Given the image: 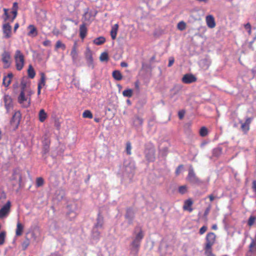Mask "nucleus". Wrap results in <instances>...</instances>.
Segmentation results:
<instances>
[{
  "mask_svg": "<svg viewBox=\"0 0 256 256\" xmlns=\"http://www.w3.org/2000/svg\"><path fill=\"white\" fill-rule=\"evenodd\" d=\"M178 192L182 194H184L186 192V187L184 186H180L178 188Z\"/></svg>",
  "mask_w": 256,
  "mask_h": 256,
  "instance_id": "obj_44",
  "label": "nucleus"
},
{
  "mask_svg": "<svg viewBox=\"0 0 256 256\" xmlns=\"http://www.w3.org/2000/svg\"><path fill=\"white\" fill-rule=\"evenodd\" d=\"M205 20L207 24H208V15L206 16Z\"/></svg>",
  "mask_w": 256,
  "mask_h": 256,
  "instance_id": "obj_62",
  "label": "nucleus"
},
{
  "mask_svg": "<svg viewBox=\"0 0 256 256\" xmlns=\"http://www.w3.org/2000/svg\"><path fill=\"white\" fill-rule=\"evenodd\" d=\"M18 10V3L15 2L13 4L12 10Z\"/></svg>",
  "mask_w": 256,
  "mask_h": 256,
  "instance_id": "obj_55",
  "label": "nucleus"
},
{
  "mask_svg": "<svg viewBox=\"0 0 256 256\" xmlns=\"http://www.w3.org/2000/svg\"><path fill=\"white\" fill-rule=\"evenodd\" d=\"M24 230V226L20 222H18L16 224V236H20L22 234Z\"/></svg>",
  "mask_w": 256,
  "mask_h": 256,
  "instance_id": "obj_19",
  "label": "nucleus"
},
{
  "mask_svg": "<svg viewBox=\"0 0 256 256\" xmlns=\"http://www.w3.org/2000/svg\"><path fill=\"white\" fill-rule=\"evenodd\" d=\"M126 218L127 219H130V220H132L134 218V213L132 212V210L131 208H128L126 209Z\"/></svg>",
  "mask_w": 256,
  "mask_h": 256,
  "instance_id": "obj_29",
  "label": "nucleus"
},
{
  "mask_svg": "<svg viewBox=\"0 0 256 256\" xmlns=\"http://www.w3.org/2000/svg\"><path fill=\"white\" fill-rule=\"evenodd\" d=\"M217 228V226H216V224H214L212 226V228L213 230H216Z\"/></svg>",
  "mask_w": 256,
  "mask_h": 256,
  "instance_id": "obj_63",
  "label": "nucleus"
},
{
  "mask_svg": "<svg viewBox=\"0 0 256 256\" xmlns=\"http://www.w3.org/2000/svg\"><path fill=\"white\" fill-rule=\"evenodd\" d=\"M182 168H183V166L182 164H180V165L178 166L176 168V176H178L180 174V170H181Z\"/></svg>",
  "mask_w": 256,
  "mask_h": 256,
  "instance_id": "obj_47",
  "label": "nucleus"
},
{
  "mask_svg": "<svg viewBox=\"0 0 256 256\" xmlns=\"http://www.w3.org/2000/svg\"><path fill=\"white\" fill-rule=\"evenodd\" d=\"M2 32L4 38H8L12 36V26L9 23H5L2 25Z\"/></svg>",
  "mask_w": 256,
  "mask_h": 256,
  "instance_id": "obj_10",
  "label": "nucleus"
},
{
  "mask_svg": "<svg viewBox=\"0 0 256 256\" xmlns=\"http://www.w3.org/2000/svg\"><path fill=\"white\" fill-rule=\"evenodd\" d=\"M209 198L210 201H213L214 200L218 198V197L214 196L213 195H210L209 196Z\"/></svg>",
  "mask_w": 256,
  "mask_h": 256,
  "instance_id": "obj_58",
  "label": "nucleus"
},
{
  "mask_svg": "<svg viewBox=\"0 0 256 256\" xmlns=\"http://www.w3.org/2000/svg\"><path fill=\"white\" fill-rule=\"evenodd\" d=\"M21 119V114L20 112H16L12 116L10 120L11 125L15 128H18Z\"/></svg>",
  "mask_w": 256,
  "mask_h": 256,
  "instance_id": "obj_7",
  "label": "nucleus"
},
{
  "mask_svg": "<svg viewBox=\"0 0 256 256\" xmlns=\"http://www.w3.org/2000/svg\"><path fill=\"white\" fill-rule=\"evenodd\" d=\"M19 27V24L18 23H16L14 25V32H16V30Z\"/></svg>",
  "mask_w": 256,
  "mask_h": 256,
  "instance_id": "obj_59",
  "label": "nucleus"
},
{
  "mask_svg": "<svg viewBox=\"0 0 256 256\" xmlns=\"http://www.w3.org/2000/svg\"><path fill=\"white\" fill-rule=\"evenodd\" d=\"M14 59L16 64V69L20 71L21 70L24 64V56L22 52L17 50L14 54Z\"/></svg>",
  "mask_w": 256,
  "mask_h": 256,
  "instance_id": "obj_3",
  "label": "nucleus"
},
{
  "mask_svg": "<svg viewBox=\"0 0 256 256\" xmlns=\"http://www.w3.org/2000/svg\"><path fill=\"white\" fill-rule=\"evenodd\" d=\"M185 112L184 110H180L178 112V116L180 120H182L184 116Z\"/></svg>",
  "mask_w": 256,
  "mask_h": 256,
  "instance_id": "obj_46",
  "label": "nucleus"
},
{
  "mask_svg": "<svg viewBox=\"0 0 256 256\" xmlns=\"http://www.w3.org/2000/svg\"><path fill=\"white\" fill-rule=\"evenodd\" d=\"M104 224V218L103 216L101 214L100 212H99L98 214V216L96 218V222L94 224V230L97 228H103Z\"/></svg>",
  "mask_w": 256,
  "mask_h": 256,
  "instance_id": "obj_14",
  "label": "nucleus"
},
{
  "mask_svg": "<svg viewBox=\"0 0 256 256\" xmlns=\"http://www.w3.org/2000/svg\"><path fill=\"white\" fill-rule=\"evenodd\" d=\"M55 48L56 50L62 48L63 50H64L66 49V45L62 43L60 40H58L56 42Z\"/></svg>",
  "mask_w": 256,
  "mask_h": 256,
  "instance_id": "obj_37",
  "label": "nucleus"
},
{
  "mask_svg": "<svg viewBox=\"0 0 256 256\" xmlns=\"http://www.w3.org/2000/svg\"><path fill=\"white\" fill-rule=\"evenodd\" d=\"M112 76L114 79L117 80H120L122 78V74L119 70H114L112 72Z\"/></svg>",
  "mask_w": 256,
  "mask_h": 256,
  "instance_id": "obj_28",
  "label": "nucleus"
},
{
  "mask_svg": "<svg viewBox=\"0 0 256 256\" xmlns=\"http://www.w3.org/2000/svg\"><path fill=\"white\" fill-rule=\"evenodd\" d=\"M70 55L72 58L73 62H76L78 58V54L77 52V43L76 42L74 43Z\"/></svg>",
  "mask_w": 256,
  "mask_h": 256,
  "instance_id": "obj_16",
  "label": "nucleus"
},
{
  "mask_svg": "<svg viewBox=\"0 0 256 256\" xmlns=\"http://www.w3.org/2000/svg\"><path fill=\"white\" fill-rule=\"evenodd\" d=\"M118 24H114L111 29L110 30V36L112 37V38L114 40L116 39V35H117V32L118 30Z\"/></svg>",
  "mask_w": 256,
  "mask_h": 256,
  "instance_id": "obj_23",
  "label": "nucleus"
},
{
  "mask_svg": "<svg viewBox=\"0 0 256 256\" xmlns=\"http://www.w3.org/2000/svg\"><path fill=\"white\" fill-rule=\"evenodd\" d=\"M100 60L101 62H108V52H103L100 56Z\"/></svg>",
  "mask_w": 256,
  "mask_h": 256,
  "instance_id": "obj_30",
  "label": "nucleus"
},
{
  "mask_svg": "<svg viewBox=\"0 0 256 256\" xmlns=\"http://www.w3.org/2000/svg\"><path fill=\"white\" fill-rule=\"evenodd\" d=\"M206 144V142H204L201 144V147H203Z\"/></svg>",
  "mask_w": 256,
  "mask_h": 256,
  "instance_id": "obj_61",
  "label": "nucleus"
},
{
  "mask_svg": "<svg viewBox=\"0 0 256 256\" xmlns=\"http://www.w3.org/2000/svg\"><path fill=\"white\" fill-rule=\"evenodd\" d=\"M186 180L188 182L192 184H198L201 182V181L196 176L194 172V169L192 166H190L188 170V173L186 177Z\"/></svg>",
  "mask_w": 256,
  "mask_h": 256,
  "instance_id": "obj_6",
  "label": "nucleus"
},
{
  "mask_svg": "<svg viewBox=\"0 0 256 256\" xmlns=\"http://www.w3.org/2000/svg\"><path fill=\"white\" fill-rule=\"evenodd\" d=\"M131 150H132L131 143L130 142H128L126 144V154L128 155L131 154H132Z\"/></svg>",
  "mask_w": 256,
  "mask_h": 256,
  "instance_id": "obj_40",
  "label": "nucleus"
},
{
  "mask_svg": "<svg viewBox=\"0 0 256 256\" xmlns=\"http://www.w3.org/2000/svg\"><path fill=\"white\" fill-rule=\"evenodd\" d=\"M252 121V118H246L245 122L242 124L241 128L244 131L246 132L249 130V125Z\"/></svg>",
  "mask_w": 256,
  "mask_h": 256,
  "instance_id": "obj_25",
  "label": "nucleus"
},
{
  "mask_svg": "<svg viewBox=\"0 0 256 256\" xmlns=\"http://www.w3.org/2000/svg\"><path fill=\"white\" fill-rule=\"evenodd\" d=\"M4 100L7 112L10 111L13 106L12 100L11 96L9 95H4Z\"/></svg>",
  "mask_w": 256,
  "mask_h": 256,
  "instance_id": "obj_13",
  "label": "nucleus"
},
{
  "mask_svg": "<svg viewBox=\"0 0 256 256\" xmlns=\"http://www.w3.org/2000/svg\"><path fill=\"white\" fill-rule=\"evenodd\" d=\"M44 184V180L42 177L38 178L36 179V186L37 187H40L43 186Z\"/></svg>",
  "mask_w": 256,
  "mask_h": 256,
  "instance_id": "obj_38",
  "label": "nucleus"
},
{
  "mask_svg": "<svg viewBox=\"0 0 256 256\" xmlns=\"http://www.w3.org/2000/svg\"><path fill=\"white\" fill-rule=\"evenodd\" d=\"M196 77L192 74H184L182 79V82L186 84H192L196 82Z\"/></svg>",
  "mask_w": 256,
  "mask_h": 256,
  "instance_id": "obj_8",
  "label": "nucleus"
},
{
  "mask_svg": "<svg viewBox=\"0 0 256 256\" xmlns=\"http://www.w3.org/2000/svg\"><path fill=\"white\" fill-rule=\"evenodd\" d=\"M12 180H18L20 185L22 182V174L21 170L19 168H16L14 170L12 176Z\"/></svg>",
  "mask_w": 256,
  "mask_h": 256,
  "instance_id": "obj_12",
  "label": "nucleus"
},
{
  "mask_svg": "<svg viewBox=\"0 0 256 256\" xmlns=\"http://www.w3.org/2000/svg\"><path fill=\"white\" fill-rule=\"evenodd\" d=\"M120 66L123 68H126L128 67V64L126 62H123L120 63Z\"/></svg>",
  "mask_w": 256,
  "mask_h": 256,
  "instance_id": "obj_57",
  "label": "nucleus"
},
{
  "mask_svg": "<svg viewBox=\"0 0 256 256\" xmlns=\"http://www.w3.org/2000/svg\"><path fill=\"white\" fill-rule=\"evenodd\" d=\"M48 118V114L44 109H41L38 113V120L41 122H44Z\"/></svg>",
  "mask_w": 256,
  "mask_h": 256,
  "instance_id": "obj_22",
  "label": "nucleus"
},
{
  "mask_svg": "<svg viewBox=\"0 0 256 256\" xmlns=\"http://www.w3.org/2000/svg\"><path fill=\"white\" fill-rule=\"evenodd\" d=\"M2 138V132L1 130H0V140H1Z\"/></svg>",
  "mask_w": 256,
  "mask_h": 256,
  "instance_id": "obj_64",
  "label": "nucleus"
},
{
  "mask_svg": "<svg viewBox=\"0 0 256 256\" xmlns=\"http://www.w3.org/2000/svg\"><path fill=\"white\" fill-rule=\"evenodd\" d=\"M28 28L29 30V32L28 34V36L34 37L38 35V31L34 25H30Z\"/></svg>",
  "mask_w": 256,
  "mask_h": 256,
  "instance_id": "obj_20",
  "label": "nucleus"
},
{
  "mask_svg": "<svg viewBox=\"0 0 256 256\" xmlns=\"http://www.w3.org/2000/svg\"><path fill=\"white\" fill-rule=\"evenodd\" d=\"M252 189L254 190L256 192V180H254L253 182H252Z\"/></svg>",
  "mask_w": 256,
  "mask_h": 256,
  "instance_id": "obj_56",
  "label": "nucleus"
},
{
  "mask_svg": "<svg viewBox=\"0 0 256 256\" xmlns=\"http://www.w3.org/2000/svg\"><path fill=\"white\" fill-rule=\"evenodd\" d=\"M244 28H245L246 29L248 30V32L249 34H250V32H251V30H250L251 26H250V24L249 23H248V24H246L244 25Z\"/></svg>",
  "mask_w": 256,
  "mask_h": 256,
  "instance_id": "obj_53",
  "label": "nucleus"
},
{
  "mask_svg": "<svg viewBox=\"0 0 256 256\" xmlns=\"http://www.w3.org/2000/svg\"><path fill=\"white\" fill-rule=\"evenodd\" d=\"M92 113L89 110H86L82 113V117L84 118H92Z\"/></svg>",
  "mask_w": 256,
  "mask_h": 256,
  "instance_id": "obj_35",
  "label": "nucleus"
},
{
  "mask_svg": "<svg viewBox=\"0 0 256 256\" xmlns=\"http://www.w3.org/2000/svg\"><path fill=\"white\" fill-rule=\"evenodd\" d=\"M199 134L202 137H204L207 136L208 134V130L207 128L205 126H202V128H201L200 130Z\"/></svg>",
  "mask_w": 256,
  "mask_h": 256,
  "instance_id": "obj_34",
  "label": "nucleus"
},
{
  "mask_svg": "<svg viewBox=\"0 0 256 256\" xmlns=\"http://www.w3.org/2000/svg\"><path fill=\"white\" fill-rule=\"evenodd\" d=\"M221 154V149L220 148H215L213 150V154L215 156H218Z\"/></svg>",
  "mask_w": 256,
  "mask_h": 256,
  "instance_id": "obj_43",
  "label": "nucleus"
},
{
  "mask_svg": "<svg viewBox=\"0 0 256 256\" xmlns=\"http://www.w3.org/2000/svg\"><path fill=\"white\" fill-rule=\"evenodd\" d=\"M206 230L207 226H203L200 228L199 232L200 234H202L206 231Z\"/></svg>",
  "mask_w": 256,
  "mask_h": 256,
  "instance_id": "obj_50",
  "label": "nucleus"
},
{
  "mask_svg": "<svg viewBox=\"0 0 256 256\" xmlns=\"http://www.w3.org/2000/svg\"><path fill=\"white\" fill-rule=\"evenodd\" d=\"M30 244V240L28 238H26L22 244L23 250H25L28 247Z\"/></svg>",
  "mask_w": 256,
  "mask_h": 256,
  "instance_id": "obj_42",
  "label": "nucleus"
},
{
  "mask_svg": "<svg viewBox=\"0 0 256 256\" xmlns=\"http://www.w3.org/2000/svg\"><path fill=\"white\" fill-rule=\"evenodd\" d=\"M216 25L214 16L212 15H209V28H214L216 26Z\"/></svg>",
  "mask_w": 256,
  "mask_h": 256,
  "instance_id": "obj_33",
  "label": "nucleus"
},
{
  "mask_svg": "<svg viewBox=\"0 0 256 256\" xmlns=\"http://www.w3.org/2000/svg\"><path fill=\"white\" fill-rule=\"evenodd\" d=\"M11 204L10 201H8L0 209V218L6 216L10 212Z\"/></svg>",
  "mask_w": 256,
  "mask_h": 256,
  "instance_id": "obj_9",
  "label": "nucleus"
},
{
  "mask_svg": "<svg viewBox=\"0 0 256 256\" xmlns=\"http://www.w3.org/2000/svg\"><path fill=\"white\" fill-rule=\"evenodd\" d=\"M2 60L4 64L3 67L4 68H8L12 64V58L10 52L4 51L2 54Z\"/></svg>",
  "mask_w": 256,
  "mask_h": 256,
  "instance_id": "obj_5",
  "label": "nucleus"
},
{
  "mask_svg": "<svg viewBox=\"0 0 256 256\" xmlns=\"http://www.w3.org/2000/svg\"><path fill=\"white\" fill-rule=\"evenodd\" d=\"M26 92L20 91L18 97V102L24 108L28 107L30 104V96L34 93L31 90L28 91V94L26 95Z\"/></svg>",
  "mask_w": 256,
  "mask_h": 256,
  "instance_id": "obj_2",
  "label": "nucleus"
},
{
  "mask_svg": "<svg viewBox=\"0 0 256 256\" xmlns=\"http://www.w3.org/2000/svg\"><path fill=\"white\" fill-rule=\"evenodd\" d=\"M4 20L5 22H6L10 18V16L8 14V10L6 8L4 9Z\"/></svg>",
  "mask_w": 256,
  "mask_h": 256,
  "instance_id": "obj_41",
  "label": "nucleus"
},
{
  "mask_svg": "<svg viewBox=\"0 0 256 256\" xmlns=\"http://www.w3.org/2000/svg\"><path fill=\"white\" fill-rule=\"evenodd\" d=\"M135 87L136 89H138V90L139 89V82L138 81H136L135 82Z\"/></svg>",
  "mask_w": 256,
  "mask_h": 256,
  "instance_id": "obj_60",
  "label": "nucleus"
},
{
  "mask_svg": "<svg viewBox=\"0 0 256 256\" xmlns=\"http://www.w3.org/2000/svg\"><path fill=\"white\" fill-rule=\"evenodd\" d=\"M49 151V146L48 145H44L43 147V153L46 154Z\"/></svg>",
  "mask_w": 256,
  "mask_h": 256,
  "instance_id": "obj_51",
  "label": "nucleus"
},
{
  "mask_svg": "<svg viewBox=\"0 0 256 256\" xmlns=\"http://www.w3.org/2000/svg\"><path fill=\"white\" fill-rule=\"evenodd\" d=\"M192 204L193 201L191 198H188L186 200L183 206L184 210H188L189 212H192L193 210L192 208Z\"/></svg>",
  "mask_w": 256,
  "mask_h": 256,
  "instance_id": "obj_17",
  "label": "nucleus"
},
{
  "mask_svg": "<svg viewBox=\"0 0 256 256\" xmlns=\"http://www.w3.org/2000/svg\"><path fill=\"white\" fill-rule=\"evenodd\" d=\"M6 237V232L2 231L0 233V245H2L4 243Z\"/></svg>",
  "mask_w": 256,
  "mask_h": 256,
  "instance_id": "obj_36",
  "label": "nucleus"
},
{
  "mask_svg": "<svg viewBox=\"0 0 256 256\" xmlns=\"http://www.w3.org/2000/svg\"><path fill=\"white\" fill-rule=\"evenodd\" d=\"M186 24L184 21L180 22L177 24V28L180 31H182L186 28Z\"/></svg>",
  "mask_w": 256,
  "mask_h": 256,
  "instance_id": "obj_31",
  "label": "nucleus"
},
{
  "mask_svg": "<svg viewBox=\"0 0 256 256\" xmlns=\"http://www.w3.org/2000/svg\"><path fill=\"white\" fill-rule=\"evenodd\" d=\"M42 44L45 46H51V42L48 40H46L43 42Z\"/></svg>",
  "mask_w": 256,
  "mask_h": 256,
  "instance_id": "obj_49",
  "label": "nucleus"
},
{
  "mask_svg": "<svg viewBox=\"0 0 256 256\" xmlns=\"http://www.w3.org/2000/svg\"><path fill=\"white\" fill-rule=\"evenodd\" d=\"M143 124V119L138 116H136L133 119V125L134 126H141Z\"/></svg>",
  "mask_w": 256,
  "mask_h": 256,
  "instance_id": "obj_24",
  "label": "nucleus"
},
{
  "mask_svg": "<svg viewBox=\"0 0 256 256\" xmlns=\"http://www.w3.org/2000/svg\"><path fill=\"white\" fill-rule=\"evenodd\" d=\"M206 242L205 244V252H206L208 251V234H206Z\"/></svg>",
  "mask_w": 256,
  "mask_h": 256,
  "instance_id": "obj_54",
  "label": "nucleus"
},
{
  "mask_svg": "<svg viewBox=\"0 0 256 256\" xmlns=\"http://www.w3.org/2000/svg\"><path fill=\"white\" fill-rule=\"evenodd\" d=\"M216 235L212 233H209V250L210 249V247L212 245L216 240ZM209 256H214L209 250Z\"/></svg>",
  "mask_w": 256,
  "mask_h": 256,
  "instance_id": "obj_21",
  "label": "nucleus"
},
{
  "mask_svg": "<svg viewBox=\"0 0 256 256\" xmlns=\"http://www.w3.org/2000/svg\"><path fill=\"white\" fill-rule=\"evenodd\" d=\"M87 28L86 24H83L80 26V36L82 39H84L86 36L87 34Z\"/></svg>",
  "mask_w": 256,
  "mask_h": 256,
  "instance_id": "obj_18",
  "label": "nucleus"
},
{
  "mask_svg": "<svg viewBox=\"0 0 256 256\" xmlns=\"http://www.w3.org/2000/svg\"><path fill=\"white\" fill-rule=\"evenodd\" d=\"M134 238L131 244L132 248L138 253L139 247L140 246L141 242L144 237V233L140 227H136L134 232Z\"/></svg>",
  "mask_w": 256,
  "mask_h": 256,
  "instance_id": "obj_1",
  "label": "nucleus"
},
{
  "mask_svg": "<svg viewBox=\"0 0 256 256\" xmlns=\"http://www.w3.org/2000/svg\"><path fill=\"white\" fill-rule=\"evenodd\" d=\"M174 60L173 57H171L169 59L168 66L170 67L174 63Z\"/></svg>",
  "mask_w": 256,
  "mask_h": 256,
  "instance_id": "obj_52",
  "label": "nucleus"
},
{
  "mask_svg": "<svg viewBox=\"0 0 256 256\" xmlns=\"http://www.w3.org/2000/svg\"><path fill=\"white\" fill-rule=\"evenodd\" d=\"M40 78L38 84V94L40 95L41 92V89L45 86L46 84V76L44 72L40 73Z\"/></svg>",
  "mask_w": 256,
  "mask_h": 256,
  "instance_id": "obj_11",
  "label": "nucleus"
},
{
  "mask_svg": "<svg viewBox=\"0 0 256 256\" xmlns=\"http://www.w3.org/2000/svg\"><path fill=\"white\" fill-rule=\"evenodd\" d=\"M28 76L32 79L34 78L36 76L35 70L31 64L28 66Z\"/></svg>",
  "mask_w": 256,
  "mask_h": 256,
  "instance_id": "obj_26",
  "label": "nucleus"
},
{
  "mask_svg": "<svg viewBox=\"0 0 256 256\" xmlns=\"http://www.w3.org/2000/svg\"><path fill=\"white\" fill-rule=\"evenodd\" d=\"M13 76L14 75L12 72L8 73L6 76H4L2 79V84L5 87L8 88L11 84Z\"/></svg>",
  "mask_w": 256,
  "mask_h": 256,
  "instance_id": "obj_15",
  "label": "nucleus"
},
{
  "mask_svg": "<svg viewBox=\"0 0 256 256\" xmlns=\"http://www.w3.org/2000/svg\"><path fill=\"white\" fill-rule=\"evenodd\" d=\"M106 42V38L104 36H100L96 38L94 40L93 42L98 46L104 44Z\"/></svg>",
  "mask_w": 256,
  "mask_h": 256,
  "instance_id": "obj_27",
  "label": "nucleus"
},
{
  "mask_svg": "<svg viewBox=\"0 0 256 256\" xmlns=\"http://www.w3.org/2000/svg\"><path fill=\"white\" fill-rule=\"evenodd\" d=\"M18 12V10H12V11L11 12L13 16H12V18L10 20V22H13V21L16 18V16H17V14H18V12Z\"/></svg>",
  "mask_w": 256,
  "mask_h": 256,
  "instance_id": "obj_48",
  "label": "nucleus"
},
{
  "mask_svg": "<svg viewBox=\"0 0 256 256\" xmlns=\"http://www.w3.org/2000/svg\"><path fill=\"white\" fill-rule=\"evenodd\" d=\"M92 55V52L89 48H87L84 52V56L88 66L92 69L94 68Z\"/></svg>",
  "mask_w": 256,
  "mask_h": 256,
  "instance_id": "obj_4",
  "label": "nucleus"
},
{
  "mask_svg": "<svg viewBox=\"0 0 256 256\" xmlns=\"http://www.w3.org/2000/svg\"><path fill=\"white\" fill-rule=\"evenodd\" d=\"M133 91L132 89L128 88L122 92V94L124 96L130 98L132 96Z\"/></svg>",
  "mask_w": 256,
  "mask_h": 256,
  "instance_id": "obj_32",
  "label": "nucleus"
},
{
  "mask_svg": "<svg viewBox=\"0 0 256 256\" xmlns=\"http://www.w3.org/2000/svg\"><path fill=\"white\" fill-rule=\"evenodd\" d=\"M26 82L24 80H22L20 82V91H23L24 92H28V90H26Z\"/></svg>",
  "mask_w": 256,
  "mask_h": 256,
  "instance_id": "obj_39",
  "label": "nucleus"
},
{
  "mask_svg": "<svg viewBox=\"0 0 256 256\" xmlns=\"http://www.w3.org/2000/svg\"><path fill=\"white\" fill-rule=\"evenodd\" d=\"M255 220H256L255 217H254V216H250L248 220V225L250 226H252L254 224V222L255 221Z\"/></svg>",
  "mask_w": 256,
  "mask_h": 256,
  "instance_id": "obj_45",
  "label": "nucleus"
}]
</instances>
